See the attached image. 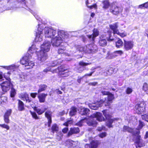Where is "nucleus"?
Returning a JSON list of instances; mask_svg holds the SVG:
<instances>
[{
	"mask_svg": "<svg viewBox=\"0 0 148 148\" xmlns=\"http://www.w3.org/2000/svg\"><path fill=\"white\" fill-rule=\"evenodd\" d=\"M90 112V110L88 109L87 108L82 109L80 112L81 114L86 115L88 116H90V117L88 119L85 118L81 120L76 124L77 125L79 126H81L84 125V123L85 122L89 126L94 127L96 126L97 123L96 120L99 121H104L105 119L100 112H97L96 113L92 115H89Z\"/></svg>",
	"mask_w": 148,
	"mask_h": 148,
	"instance_id": "obj_1",
	"label": "nucleus"
},
{
	"mask_svg": "<svg viewBox=\"0 0 148 148\" xmlns=\"http://www.w3.org/2000/svg\"><path fill=\"white\" fill-rule=\"evenodd\" d=\"M101 92L103 95H108L110 93L109 92L106 91H102Z\"/></svg>",
	"mask_w": 148,
	"mask_h": 148,
	"instance_id": "obj_63",
	"label": "nucleus"
},
{
	"mask_svg": "<svg viewBox=\"0 0 148 148\" xmlns=\"http://www.w3.org/2000/svg\"><path fill=\"white\" fill-rule=\"evenodd\" d=\"M123 42L120 39H119L116 42V46L117 48H121L123 46Z\"/></svg>",
	"mask_w": 148,
	"mask_h": 148,
	"instance_id": "obj_30",
	"label": "nucleus"
},
{
	"mask_svg": "<svg viewBox=\"0 0 148 148\" xmlns=\"http://www.w3.org/2000/svg\"><path fill=\"white\" fill-rule=\"evenodd\" d=\"M77 112V109L74 107H72L71 109L70 112V115L71 116H73L76 114Z\"/></svg>",
	"mask_w": 148,
	"mask_h": 148,
	"instance_id": "obj_31",
	"label": "nucleus"
},
{
	"mask_svg": "<svg viewBox=\"0 0 148 148\" xmlns=\"http://www.w3.org/2000/svg\"><path fill=\"white\" fill-rule=\"evenodd\" d=\"M27 75L24 73H23V74L20 75V80L22 81H25L26 79H27Z\"/></svg>",
	"mask_w": 148,
	"mask_h": 148,
	"instance_id": "obj_42",
	"label": "nucleus"
},
{
	"mask_svg": "<svg viewBox=\"0 0 148 148\" xmlns=\"http://www.w3.org/2000/svg\"><path fill=\"white\" fill-rule=\"evenodd\" d=\"M91 47V44L89 45H88L86 46H85V49H85V53H88V51L89 50H90Z\"/></svg>",
	"mask_w": 148,
	"mask_h": 148,
	"instance_id": "obj_45",
	"label": "nucleus"
},
{
	"mask_svg": "<svg viewBox=\"0 0 148 148\" xmlns=\"http://www.w3.org/2000/svg\"><path fill=\"white\" fill-rule=\"evenodd\" d=\"M57 70V72H58L59 75L62 77H67L70 74L69 70L63 66L58 67Z\"/></svg>",
	"mask_w": 148,
	"mask_h": 148,
	"instance_id": "obj_8",
	"label": "nucleus"
},
{
	"mask_svg": "<svg viewBox=\"0 0 148 148\" xmlns=\"http://www.w3.org/2000/svg\"><path fill=\"white\" fill-rule=\"evenodd\" d=\"M134 141L136 143V147H143L145 145V143L142 139L141 138L140 136H135L134 138Z\"/></svg>",
	"mask_w": 148,
	"mask_h": 148,
	"instance_id": "obj_10",
	"label": "nucleus"
},
{
	"mask_svg": "<svg viewBox=\"0 0 148 148\" xmlns=\"http://www.w3.org/2000/svg\"><path fill=\"white\" fill-rule=\"evenodd\" d=\"M47 86L45 84L41 85L39 86V89L38 90V93L40 92L45 90Z\"/></svg>",
	"mask_w": 148,
	"mask_h": 148,
	"instance_id": "obj_35",
	"label": "nucleus"
},
{
	"mask_svg": "<svg viewBox=\"0 0 148 148\" xmlns=\"http://www.w3.org/2000/svg\"><path fill=\"white\" fill-rule=\"evenodd\" d=\"M30 10V12L34 15L37 20L42 23V20L36 14V12L35 11H34L33 10Z\"/></svg>",
	"mask_w": 148,
	"mask_h": 148,
	"instance_id": "obj_29",
	"label": "nucleus"
},
{
	"mask_svg": "<svg viewBox=\"0 0 148 148\" xmlns=\"http://www.w3.org/2000/svg\"><path fill=\"white\" fill-rule=\"evenodd\" d=\"M145 103L144 101L136 104L135 107L136 112L138 114H141L145 110Z\"/></svg>",
	"mask_w": 148,
	"mask_h": 148,
	"instance_id": "obj_9",
	"label": "nucleus"
},
{
	"mask_svg": "<svg viewBox=\"0 0 148 148\" xmlns=\"http://www.w3.org/2000/svg\"><path fill=\"white\" fill-rule=\"evenodd\" d=\"M52 112L49 110H47L45 113V116L48 119V125L50 127L51 123V116Z\"/></svg>",
	"mask_w": 148,
	"mask_h": 148,
	"instance_id": "obj_19",
	"label": "nucleus"
},
{
	"mask_svg": "<svg viewBox=\"0 0 148 148\" xmlns=\"http://www.w3.org/2000/svg\"><path fill=\"white\" fill-rule=\"evenodd\" d=\"M133 129L127 126H124L123 127V131L124 132H127L130 133H132Z\"/></svg>",
	"mask_w": 148,
	"mask_h": 148,
	"instance_id": "obj_32",
	"label": "nucleus"
},
{
	"mask_svg": "<svg viewBox=\"0 0 148 148\" xmlns=\"http://www.w3.org/2000/svg\"><path fill=\"white\" fill-rule=\"evenodd\" d=\"M7 100V98L5 96H2L0 97V105L5 102Z\"/></svg>",
	"mask_w": 148,
	"mask_h": 148,
	"instance_id": "obj_41",
	"label": "nucleus"
},
{
	"mask_svg": "<svg viewBox=\"0 0 148 148\" xmlns=\"http://www.w3.org/2000/svg\"><path fill=\"white\" fill-rule=\"evenodd\" d=\"M47 95V94H45L44 93L39 95L38 96V98L40 102H44L45 98Z\"/></svg>",
	"mask_w": 148,
	"mask_h": 148,
	"instance_id": "obj_28",
	"label": "nucleus"
},
{
	"mask_svg": "<svg viewBox=\"0 0 148 148\" xmlns=\"http://www.w3.org/2000/svg\"><path fill=\"white\" fill-rule=\"evenodd\" d=\"M68 130V128L67 127H65L62 130V131L63 133H65L67 132Z\"/></svg>",
	"mask_w": 148,
	"mask_h": 148,
	"instance_id": "obj_62",
	"label": "nucleus"
},
{
	"mask_svg": "<svg viewBox=\"0 0 148 148\" xmlns=\"http://www.w3.org/2000/svg\"><path fill=\"white\" fill-rule=\"evenodd\" d=\"M144 125V123L142 122L139 121V129H141L143 127Z\"/></svg>",
	"mask_w": 148,
	"mask_h": 148,
	"instance_id": "obj_59",
	"label": "nucleus"
},
{
	"mask_svg": "<svg viewBox=\"0 0 148 148\" xmlns=\"http://www.w3.org/2000/svg\"><path fill=\"white\" fill-rule=\"evenodd\" d=\"M10 74V72L5 73L4 74L2 72L0 73V80L1 81L4 80V78H5L7 80L0 84L2 90L4 92L7 91L10 88L11 84L9 81L10 80L9 76Z\"/></svg>",
	"mask_w": 148,
	"mask_h": 148,
	"instance_id": "obj_5",
	"label": "nucleus"
},
{
	"mask_svg": "<svg viewBox=\"0 0 148 148\" xmlns=\"http://www.w3.org/2000/svg\"><path fill=\"white\" fill-rule=\"evenodd\" d=\"M65 49L66 48L65 47H61V48L59 49L58 53L59 54H61L62 55H63V56H69L70 55L69 54L64 52Z\"/></svg>",
	"mask_w": 148,
	"mask_h": 148,
	"instance_id": "obj_23",
	"label": "nucleus"
},
{
	"mask_svg": "<svg viewBox=\"0 0 148 148\" xmlns=\"http://www.w3.org/2000/svg\"><path fill=\"white\" fill-rule=\"evenodd\" d=\"M28 96L29 95L26 92L22 93L19 95V97H20L25 99L27 101L29 102L31 100L29 99Z\"/></svg>",
	"mask_w": 148,
	"mask_h": 148,
	"instance_id": "obj_24",
	"label": "nucleus"
},
{
	"mask_svg": "<svg viewBox=\"0 0 148 148\" xmlns=\"http://www.w3.org/2000/svg\"><path fill=\"white\" fill-rule=\"evenodd\" d=\"M16 93V90L12 86L10 91V96L11 97H13Z\"/></svg>",
	"mask_w": 148,
	"mask_h": 148,
	"instance_id": "obj_40",
	"label": "nucleus"
},
{
	"mask_svg": "<svg viewBox=\"0 0 148 148\" xmlns=\"http://www.w3.org/2000/svg\"><path fill=\"white\" fill-rule=\"evenodd\" d=\"M97 46L94 43L91 44V47L90 50L88 51V53H94L96 52L97 50Z\"/></svg>",
	"mask_w": 148,
	"mask_h": 148,
	"instance_id": "obj_22",
	"label": "nucleus"
},
{
	"mask_svg": "<svg viewBox=\"0 0 148 148\" xmlns=\"http://www.w3.org/2000/svg\"><path fill=\"white\" fill-rule=\"evenodd\" d=\"M79 129L78 127L71 128L70 131L68 134L67 136L69 137L73 134L77 133L79 132Z\"/></svg>",
	"mask_w": 148,
	"mask_h": 148,
	"instance_id": "obj_20",
	"label": "nucleus"
},
{
	"mask_svg": "<svg viewBox=\"0 0 148 148\" xmlns=\"http://www.w3.org/2000/svg\"><path fill=\"white\" fill-rule=\"evenodd\" d=\"M64 34L61 35H56L53 37L51 39V43L53 47H58L63 42H66L68 40L69 38V34L67 32L64 31Z\"/></svg>",
	"mask_w": 148,
	"mask_h": 148,
	"instance_id": "obj_4",
	"label": "nucleus"
},
{
	"mask_svg": "<svg viewBox=\"0 0 148 148\" xmlns=\"http://www.w3.org/2000/svg\"><path fill=\"white\" fill-rule=\"evenodd\" d=\"M78 143L77 142L71 140H68L66 142L65 144L66 146L69 148L76 146L77 145Z\"/></svg>",
	"mask_w": 148,
	"mask_h": 148,
	"instance_id": "obj_16",
	"label": "nucleus"
},
{
	"mask_svg": "<svg viewBox=\"0 0 148 148\" xmlns=\"http://www.w3.org/2000/svg\"><path fill=\"white\" fill-rule=\"evenodd\" d=\"M143 90L145 92L148 91V84L147 83H145L143 86Z\"/></svg>",
	"mask_w": 148,
	"mask_h": 148,
	"instance_id": "obj_47",
	"label": "nucleus"
},
{
	"mask_svg": "<svg viewBox=\"0 0 148 148\" xmlns=\"http://www.w3.org/2000/svg\"><path fill=\"white\" fill-rule=\"evenodd\" d=\"M91 148H96L98 145V142L97 141H92L90 144Z\"/></svg>",
	"mask_w": 148,
	"mask_h": 148,
	"instance_id": "obj_34",
	"label": "nucleus"
},
{
	"mask_svg": "<svg viewBox=\"0 0 148 148\" xmlns=\"http://www.w3.org/2000/svg\"><path fill=\"white\" fill-rule=\"evenodd\" d=\"M110 12L114 14L117 15L119 14V11L118 10H110Z\"/></svg>",
	"mask_w": 148,
	"mask_h": 148,
	"instance_id": "obj_57",
	"label": "nucleus"
},
{
	"mask_svg": "<svg viewBox=\"0 0 148 148\" xmlns=\"http://www.w3.org/2000/svg\"><path fill=\"white\" fill-rule=\"evenodd\" d=\"M46 110V108L44 109H41L39 108H35V110L39 115H41L44 113L45 111Z\"/></svg>",
	"mask_w": 148,
	"mask_h": 148,
	"instance_id": "obj_37",
	"label": "nucleus"
},
{
	"mask_svg": "<svg viewBox=\"0 0 148 148\" xmlns=\"http://www.w3.org/2000/svg\"><path fill=\"white\" fill-rule=\"evenodd\" d=\"M107 133L106 132H102L100 133L99 135V136L101 138H103L106 136Z\"/></svg>",
	"mask_w": 148,
	"mask_h": 148,
	"instance_id": "obj_56",
	"label": "nucleus"
},
{
	"mask_svg": "<svg viewBox=\"0 0 148 148\" xmlns=\"http://www.w3.org/2000/svg\"><path fill=\"white\" fill-rule=\"evenodd\" d=\"M140 9H145L148 8V1L144 4L140 5L138 8Z\"/></svg>",
	"mask_w": 148,
	"mask_h": 148,
	"instance_id": "obj_38",
	"label": "nucleus"
},
{
	"mask_svg": "<svg viewBox=\"0 0 148 148\" xmlns=\"http://www.w3.org/2000/svg\"><path fill=\"white\" fill-rule=\"evenodd\" d=\"M52 130L53 132L58 131V127L56 124H54L53 125L52 127Z\"/></svg>",
	"mask_w": 148,
	"mask_h": 148,
	"instance_id": "obj_43",
	"label": "nucleus"
},
{
	"mask_svg": "<svg viewBox=\"0 0 148 148\" xmlns=\"http://www.w3.org/2000/svg\"><path fill=\"white\" fill-rule=\"evenodd\" d=\"M73 121L72 120H68L67 122L64 124V125L68 126L69 125L71 124L72 123Z\"/></svg>",
	"mask_w": 148,
	"mask_h": 148,
	"instance_id": "obj_51",
	"label": "nucleus"
},
{
	"mask_svg": "<svg viewBox=\"0 0 148 148\" xmlns=\"http://www.w3.org/2000/svg\"><path fill=\"white\" fill-rule=\"evenodd\" d=\"M103 100H101L99 101H97L96 102L92 103H89V107L92 109L96 110L99 107L101 106L103 103Z\"/></svg>",
	"mask_w": 148,
	"mask_h": 148,
	"instance_id": "obj_11",
	"label": "nucleus"
},
{
	"mask_svg": "<svg viewBox=\"0 0 148 148\" xmlns=\"http://www.w3.org/2000/svg\"><path fill=\"white\" fill-rule=\"evenodd\" d=\"M124 48L126 51L132 49L134 46L133 42L131 41H126L124 40Z\"/></svg>",
	"mask_w": 148,
	"mask_h": 148,
	"instance_id": "obj_14",
	"label": "nucleus"
},
{
	"mask_svg": "<svg viewBox=\"0 0 148 148\" xmlns=\"http://www.w3.org/2000/svg\"><path fill=\"white\" fill-rule=\"evenodd\" d=\"M12 113V110L11 109H8L7 110L5 113L4 116L9 117Z\"/></svg>",
	"mask_w": 148,
	"mask_h": 148,
	"instance_id": "obj_46",
	"label": "nucleus"
},
{
	"mask_svg": "<svg viewBox=\"0 0 148 148\" xmlns=\"http://www.w3.org/2000/svg\"><path fill=\"white\" fill-rule=\"evenodd\" d=\"M37 95V93H31L30 95H31V96L32 97H33V98H35Z\"/></svg>",
	"mask_w": 148,
	"mask_h": 148,
	"instance_id": "obj_61",
	"label": "nucleus"
},
{
	"mask_svg": "<svg viewBox=\"0 0 148 148\" xmlns=\"http://www.w3.org/2000/svg\"><path fill=\"white\" fill-rule=\"evenodd\" d=\"M132 88L128 87L127 88L126 90V92L127 94H129L132 93Z\"/></svg>",
	"mask_w": 148,
	"mask_h": 148,
	"instance_id": "obj_55",
	"label": "nucleus"
},
{
	"mask_svg": "<svg viewBox=\"0 0 148 148\" xmlns=\"http://www.w3.org/2000/svg\"><path fill=\"white\" fill-rule=\"evenodd\" d=\"M38 49V48L37 47H36V45L35 44L33 45L31 47L29 48L28 52L29 53H32L36 52V54L37 55V53L39 52V51L37 52V50Z\"/></svg>",
	"mask_w": 148,
	"mask_h": 148,
	"instance_id": "obj_21",
	"label": "nucleus"
},
{
	"mask_svg": "<svg viewBox=\"0 0 148 148\" xmlns=\"http://www.w3.org/2000/svg\"><path fill=\"white\" fill-rule=\"evenodd\" d=\"M85 46L84 47H81L80 46H79L78 48L77 49V50L79 51L82 52L83 51L85 53V49H84Z\"/></svg>",
	"mask_w": 148,
	"mask_h": 148,
	"instance_id": "obj_48",
	"label": "nucleus"
},
{
	"mask_svg": "<svg viewBox=\"0 0 148 148\" xmlns=\"http://www.w3.org/2000/svg\"><path fill=\"white\" fill-rule=\"evenodd\" d=\"M99 34V32L98 29H94L93 30V34L90 35H87V38L90 41L93 42L95 38L98 36Z\"/></svg>",
	"mask_w": 148,
	"mask_h": 148,
	"instance_id": "obj_13",
	"label": "nucleus"
},
{
	"mask_svg": "<svg viewBox=\"0 0 148 148\" xmlns=\"http://www.w3.org/2000/svg\"><path fill=\"white\" fill-rule=\"evenodd\" d=\"M97 84V82H90L89 83V85L93 86H95Z\"/></svg>",
	"mask_w": 148,
	"mask_h": 148,
	"instance_id": "obj_64",
	"label": "nucleus"
},
{
	"mask_svg": "<svg viewBox=\"0 0 148 148\" xmlns=\"http://www.w3.org/2000/svg\"><path fill=\"white\" fill-rule=\"evenodd\" d=\"M116 34L119 35L122 37L126 36L127 35V32L125 31L122 33H120L119 32V33H117Z\"/></svg>",
	"mask_w": 148,
	"mask_h": 148,
	"instance_id": "obj_44",
	"label": "nucleus"
},
{
	"mask_svg": "<svg viewBox=\"0 0 148 148\" xmlns=\"http://www.w3.org/2000/svg\"><path fill=\"white\" fill-rule=\"evenodd\" d=\"M94 71H93L92 72H91L90 73H89V74H86L83 77H86V76H91L92 74L94 73Z\"/></svg>",
	"mask_w": 148,
	"mask_h": 148,
	"instance_id": "obj_60",
	"label": "nucleus"
},
{
	"mask_svg": "<svg viewBox=\"0 0 148 148\" xmlns=\"http://www.w3.org/2000/svg\"><path fill=\"white\" fill-rule=\"evenodd\" d=\"M18 110L19 111H23L24 109V104L20 100H18Z\"/></svg>",
	"mask_w": 148,
	"mask_h": 148,
	"instance_id": "obj_27",
	"label": "nucleus"
},
{
	"mask_svg": "<svg viewBox=\"0 0 148 148\" xmlns=\"http://www.w3.org/2000/svg\"><path fill=\"white\" fill-rule=\"evenodd\" d=\"M123 53V52L121 50L117 51H114L112 54L113 56H121Z\"/></svg>",
	"mask_w": 148,
	"mask_h": 148,
	"instance_id": "obj_36",
	"label": "nucleus"
},
{
	"mask_svg": "<svg viewBox=\"0 0 148 148\" xmlns=\"http://www.w3.org/2000/svg\"><path fill=\"white\" fill-rule=\"evenodd\" d=\"M57 69L52 71V70H51V69L50 68V67H48L45 69H44L43 71L45 73H47V72L48 71H51L53 73H57Z\"/></svg>",
	"mask_w": 148,
	"mask_h": 148,
	"instance_id": "obj_33",
	"label": "nucleus"
},
{
	"mask_svg": "<svg viewBox=\"0 0 148 148\" xmlns=\"http://www.w3.org/2000/svg\"><path fill=\"white\" fill-rule=\"evenodd\" d=\"M29 56L28 57L27 54L26 55L23 57L20 61L21 63L24 65L27 69L33 68L35 65L34 62L29 60Z\"/></svg>",
	"mask_w": 148,
	"mask_h": 148,
	"instance_id": "obj_7",
	"label": "nucleus"
},
{
	"mask_svg": "<svg viewBox=\"0 0 148 148\" xmlns=\"http://www.w3.org/2000/svg\"><path fill=\"white\" fill-rule=\"evenodd\" d=\"M106 38H107V37L104 36L103 35H101L100 36L99 41V43L100 46L104 47L106 45Z\"/></svg>",
	"mask_w": 148,
	"mask_h": 148,
	"instance_id": "obj_17",
	"label": "nucleus"
},
{
	"mask_svg": "<svg viewBox=\"0 0 148 148\" xmlns=\"http://www.w3.org/2000/svg\"><path fill=\"white\" fill-rule=\"evenodd\" d=\"M110 29L113 30L114 34H116L117 33H119V31L117 29L118 25L116 23L110 25Z\"/></svg>",
	"mask_w": 148,
	"mask_h": 148,
	"instance_id": "obj_25",
	"label": "nucleus"
},
{
	"mask_svg": "<svg viewBox=\"0 0 148 148\" xmlns=\"http://www.w3.org/2000/svg\"><path fill=\"white\" fill-rule=\"evenodd\" d=\"M37 30L35 40L36 42H40L42 41L43 32L45 38H52L56 35H61L64 34L63 30H60L57 32L56 30L49 27H45L44 25L38 24L36 27Z\"/></svg>",
	"mask_w": 148,
	"mask_h": 148,
	"instance_id": "obj_2",
	"label": "nucleus"
},
{
	"mask_svg": "<svg viewBox=\"0 0 148 148\" xmlns=\"http://www.w3.org/2000/svg\"><path fill=\"white\" fill-rule=\"evenodd\" d=\"M4 120L6 123H9V117L4 116Z\"/></svg>",
	"mask_w": 148,
	"mask_h": 148,
	"instance_id": "obj_52",
	"label": "nucleus"
},
{
	"mask_svg": "<svg viewBox=\"0 0 148 148\" xmlns=\"http://www.w3.org/2000/svg\"><path fill=\"white\" fill-rule=\"evenodd\" d=\"M90 64L91 63H86L82 61L80 62L79 63V64L80 66H86Z\"/></svg>",
	"mask_w": 148,
	"mask_h": 148,
	"instance_id": "obj_49",
	"label": "nucleus"
},
{
	"mask_svg": "<svg viewBox=\"0 0 148 148\" xmlns=\"http://www.w3.org/2000/svg\"><path fill=\"white\" fill-rule=\"evenodd\" d=\"M0 126L3 128L6 129L7 130H9L10 129L9 126L5 124H0Z\"/></svg>",
	"mask_w": 148,
	"mask_h": 148,
	"instance_id": "obj_50",
	"label": "nucleus"
},
{
	"mask_svg": "<svg viewBox=\"0 0 148 148\" xmlns=\"http://www.w3.org/2000/svg\"><path fill=\"white\" fill-rule=\"evenodd\" d=\"M31 114L33 117L35 119H39L38 117V116L37 114L35 112H31Z\"/></svg>",
	"mask_w": 148,
	"mask_h": 148,
	"instance_id": "obj_53",
	"label": "nucleus"
},
{
	"mask_svg": "<svg viewBox=\"0 0 148 148\" xmlns=\"http://www.w3.org/2000/svg\"><path fill=\"white\" fill-rule=\"evenodd\" d=\"M88 8L90 9H97V6L94 0H87L86 3Z\"/></svg>",
	"mask_w": 148,
	"mask_h": 148,
	"instance_id": "obj_12",
	"label": "nucleus"
},
{
	"mask_svg": "<svg viewBox=\"0 0 148 148\" xmlns=\"http://www.w3.org/2000/svg\"><path fill=\"white\" fill-rule=\"evenodd\" d=\"M103 8H108L110 5L109 3L108 0L105 1L103 2Z\"/></svg>",
	"mask_w": 148,
	"mask_h": 148,
	"instance_id": "obj_39",
	"label": "nucleus"
},
{
	"mask_svg": "<svg viewBox=\"0 0 148 148\" xmlns=\"http://www.w3.org/2000/svg\"><path fill=\"white\" fill-rule=\"evenodd\" d=\"M97 130L99 131H101L102 130H107V129L106 128L105 126H102L101 127H98Z\"/></svg>",
	"mask_w": 148,
	"mask_h": 148,
	"instance_id": "obj_54",
	"label": "nucleus"
},
{
	"mask_svg": "<svg viewBox=\"0 0 148 148\" xmlns=\"http://www.w3.org/2000/svg\"><path fill=\"white\" fill-rule=\"evenodd\" d=\"M3 68L8 70H10L12 71H13L17 69L19 67V65L15 64H12L9 66H3Z\"/></svg>",
	"mask_w": 148,
	"mask_h": 148,
	"instance_id": "obj_18",
	"label": "nucleus"
},
{
	"mask_svg": "<svg viewBox=\"0 0 148 148\" xmlns=\"http://www.w3.org/2000/svg\"><path fill=\"white\" fill-rule=\"evenodd\" d=\"M114 99V95L110 93L108 95V97L106 98L105 100L103 101V103H105V106H109L110 103H112V101Z\"/></svg>",
	"mask_w": 148,
	"mask_h": 148,
	"instance_id": "obj_15",
	"label": "nucleus"
},
{
	"mask_svg": "<svg viewBox=\"0 0 148 148\" xmlns=\"http://www.w3.org/2000/svg\"><path fill=\"white\" fill-rule=\"evenodd\" d=\"M51 47L50 42L45 41L41 45V50L37 53L38 59L41 62L45 61L47 58V52L49 51Z\"/></svg>",
	"mask_w": 148,
	"mask_h": 148,
	"instance_id": "obj_3",
	"label": "nucleus"
},
{
	"mask_svg": "<svg viewBox=\"0 0 148 148\" xmlns=\"http://www.w3.org/2000/svg\"><path fill=\"white\" fill-rule=\"evenodd\" d=\"M103 114L105 116L106 119V126L109 128L112 127V124L113 122L115 121H119L120 122L121 121V120L120 119H111V116L110 114L109 113L108 110H104L103 111Z\"/></svg>",
	"mask_w": 148,
	"mask_h": 148,
	"instance_id": "obj_6",
	"label": "nucleus"
},
{
	"mask_svg": "<svg viewBox=\"0 0 148 148\" xmlns=\"http://www.w3.org/2000/svg\"><path fill=\"white\" fill-rule=\"evenodd\" d=\"M84 70V67H80L77 69V71L79 73H81Z\"/></svg>",
	"mask_w": 148,
	"mask_h": 148,
	"instance_id": "obj_58",
	"label": "nucleus"
},
{
	"mask_svg": "<svg viewBox=\"0 0 148 148\" xmlns=\"http://www.w3.org/2000/svg\"><path fill=\"white\" fill-rule=\"evenodd\" d=\"M62 61L63 60L61 59H59L57 60H55L52 62L51 64L50 65V66L51 67H54L60 64L62 62Z\"/></svg>",
	"mask_w": 148,
	"mask_h": 148,
	"instance_id": "obj_26",
	"label": "nucleus"
}]
</instances>
